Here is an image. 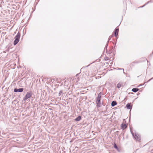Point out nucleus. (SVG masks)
I'll use <instances>...</instances> for the list:
<instances>
[{
	"mask_svg": "<svg viewBox=\"0 0 153 153\" xmlns=\"http://www.w3.org/2000/svg\"><path fill=\"white\" fill-rule=\"evenodd\" d=\"M150 65V64L149 63V66Z\"/></svg>",
	"mask_w": 153,
	"mask_h": 153,
	"instance_id": "obj_30",
	"label": "nucleus"
},
{
	"mask_svg": "<svg viewBox=\"0 0 153 153\" xmlns=\"http://www.w3.org/2000/svg\"><path fill=\"white\" fill-rule=\"evenodd\" d=\"M63 91L62 90L60 91L59 93V96H60V95H61Z\"/></svg>",
	"mask_w": 153,
	"mask_h": 153,
	"instance_id": "obj_18",
	"label": "nucleus"
},
{
	"mask_svg": "<svg viewBox=\"0 0 153 153\" xmlns=\"http://www.w3.org/2000/svg\"><path fill=\"white\" fill-rule=\"evenodd\" d=\"M147 62H149L148 60H147Z\"/></svg>",
	"mask_w": 153,
	"mask_h": 153,
	"instance_id": "obj_29",
	"label": "nucleus"
},
{
	"mask_svg": "<svg viewBox=\"0 0 153 153\" xmlns=\"http://www.w3.org/2000/svg\"><path fill=\"white\" fill-rule=\"evenodd\" d=\"M82 118V116H78L77 117H76L75 119L74 120L75 121H79Z\"/></svg>",
	"mask_w": 153,
	"mask_h": 153,
	"instance_id": "obj_10",
	"label": "nucleus"
},
{
	"mask_svg": "<svg viewBox=\"0 0 153 153\" xmlns=\"http://www.w3.org/2000/svg\"><path fill=\"white\" fill-rule=\"evenodd\" d=\"M117 41V40H116V43L114 44V47H115L116 46V44Z\"/></svg>",
	"mask_w": 153,
	"mask_h": 153,
	"instance_id": "obj_26",
	"label": "nucleus"
},
{
	"mask_svg": "<svg viewBox=\"0 0 153 153\" xmlns=\"http://www.w3.org/2000/svg\"><path fill=\"white\" fill-rule=\"evenodd\" d=\"M105 60H109V58H108V57H105Z\"/></svg>",
	"mask_w": 153,
	"mask_h": 153,
	"instance_id": "obj_23",
	"label": "nucleus"
},
{
	"mask_svg": "<svg viewBox=\"0 0 153 153\" xmlns=\"http://www.w3.org/2000/svg\"><path fill=\"white\" fill-rule=\"evenodd\" d=\"M146 5H145V4L143 6H140V7H139V8H142V7H144L145 6H146Z\"/></svg>",
	"mask_w": 153,
	"mask_h": 153,
	"instance_id": "obj_24",
	"label": "nucleus"
},
{
	"mask_svg": "<svg viewBox=\"0 0 153 153\" xmlns=\"http://www.w3.org/2000/svg\"><path fill=\"white\" fill-rule=\"evenodd\" d=\"M112 49L111 50H109L108 51V52L107 53H108L109 54H110L112 53Z\"/></svg>",
	"mask_w": 153,
	"mask_h": 153,
	"instance_id": "obj_17",
	"label": "nucleus"
},
{
	"mask_svg": "<svg viewBox=\"0 0 153 153\" xmlns=\"http://www.w3.org/2000/svg\"><path fill=\"white\" fill-rule=\"evenodd\" d=\"M108 41H107L106 44L104 48V50H105L106 52H107V48L108 47Z\"/></svg>",
	"mask_w": 153,
	"mask_h": 153,
	"instance_id": "obj_16",
	"label": "nucleus"
},
{
	"mask_svg": "<svg viewBox=\"0 0 153 153\" xmlns=\"http://www.w3.org/2000/svg\"><path fill=\"white\" fill-rule=\"evenodd\" d=\"M92 63H90V64H89V65H87V66H85V67H82L81 69V70L83 68H86V67H88V66H89L90 65V64H91Z\"/></svg>",
	"mask_w": 153,
	"mask_h": 153,
	"instance_id": "obj_20",
	"label": "nucleus"
},
{
	"mask_svg": "<svg viewBox=\"0 0 153 153\" xmlns=\"http://www.w3.org/2000/svg\"><path fill=\"white\" fill-rule=\"evenodd\" d=\"M138 94L137 93V95H138Z\"/></svg>",
	"mask_w": 153,
	"mask_h": 153,
	"instance_id": "obj_34",
	"label": "nucleus"
},
{
	"mask_svg": "<svg viewBox=\"0 0 153 153\" xmlns=\"http://www.w3.org/2000/svg\"><path fill=\"white\" fill-rule=\"evenodd\" d=\"M78 74H77V75H78Z\"/></svg>",
	"mask_w": 153,
	"mask_h": 153,
	"instance_id": "obj_32",
	"label": "nucleus"
},
{
	"mask_svg": "<svg viewBox=\"0 0 153 153\" xmlns=\"http://www.w3.org/2000/svg\"><path fill=\"white\" fill-rule=\"evenodd\" d=\"M117 103L115 101H113L111 103V106L112 107H114L117 105Z\"/></svg>",
	"mask_w": 153,
	"mask_h": 153,
	"instance_id": "obj_12",
	"label": "nucleus"
},
{
	"mask_svg": "<svg viewBox=\"0 0 153 153\" xmlns=\"http://www.w3.org/2000/svg\"><path fill=\"white\" fill-rule=\"evenodd\" d=\"M113 36V35H111L108 38V42H109V41L111 40V38Z\"/></svg>",
	"mask_w": 153,
	"mask_h": 153,
	"instance_id": "obj_19",
	"label": "nucleus"
},
{
	"mask_svg": "<svg viewBox=\"0 0 153 153\" xmlns=\"http://www.w3.org/2000/svg\"><path fill=\"white\" fill-rule=\"evenodd\" d=\"M151 2V0L149 1L147 3H145V5H146L147 4H148L149 3H150Z\"/></svg>",
	"mask_w": 153,
	"mask_h": 153,
	"instance_id": "obj_21",
	"label": "nucleus"
},
{
	"mask_svg": "<svg viewBox=\"0 0 153 153\" xmlns=\"http://www.w3.org/2000/svg\"><path fill=\"white\" fill-rule=\"evenodd\" d=\"M114 148L117 149V150L119 152H120V149L118 147V146L115 143H114Z\"/></svg>",
	"mask_w": 153,
	"mask_h": 153,
	"instance_id": "obj_11",
	"label": "nucleus"
},
{
	"mask_svg": "<svg viewBox=\"0 0 153 153\" xmlns=\"http://www.w3.org/2000/svg\"><path fill=\"white\" fill-rule=\"evenodd\" d=\"M129 94H134V93L131 92V93H129Z\"/></svg>",
	"mask_w": 153,
	"mask_h": 153,
	"instance_id": "obj_27",
	"label": "nucleus"
},
{
	"mask_svg": "<svg viewBox=\"0 0 153 153\" xmlns=\"http://www.w3.org/2000/svg\"><path fill=\"white\" fill-rule=\"evenodd\" d=\"M143 59H144V60H143V61H140V60L139 61H134L132 63V64H133V63L137 64V63H139L140 62H143L146 61V60H147L146 58L143 57Z\"/></svg>",
	"mask_w": 153,
	"mask_h": 153,
	"instance_id": "obj_9",
	"label": "nucleus"
},
{
	"mask_svg": "<svg viewBox=\"0 0 153 153\" xmlns=\"http://www.w3.org/2000/svg\"><path fill=\"white\" fill-rule=\"evenodd\" d=\"M138 94L137 93V95H138Z\"/></svg>",
	"mask_w": 153,
	"mask_h": 153,
	"instance_id": "obj_33",
	"label": "nucleus"
},
{
	"mask_svg": "<svg viewBox=\"0 0 153 153\" xmlns=\"http://www.w3.org/2000/svg\"><path fill=\"white\" fill-rule=\"evenodd\" d=\"M153 79V77L151 78V79H150L149 80H148L147 82H149L151 80H152V79Z\"/></svg>",
	"mask_w": 153,
	"mask_h": 153,
	"instance_id": "obj_22",
	"label": "nucleus"
},
{
	"mask_svg": "<svg viewBox=\"0 0 153 153\" xmlns=\"http://www.w3.org/2000/svg\"><path fill=\"white\" fill-rule=\"evenodd\" d=\"M140 86V85L138 86L137 87H139Z\"/></svg>",
	"mask_w": 153,
	"mask_h": 153,
	"instance_id": "obj_31",
	"label": "nucleus"
},
{
	"mask_svg": "<svg viewBox=\"0 0 153 153\" xmlns=\"http://www.w3.org/2000/svg\"><path fill=\"white\" fill-rule=\"evenodd\" d=\"M106 114H105L104 115V116H106Z\"/></svg>",
	"mask_w": 153,
	"mask_h": 153,
	"instance_id": "obj_28",
	"label": "nucleus"
},
{
	"mask_svg": "<svg viewBox=\"0 0 153 153\" xmlns=\"http://www.w3.org/2000/svg\"><path fill=\"white\" fill-rule=\"evenodd\" d=\"M131 132L134 138L137 141H140L141 140L140 136L139 135L135 134H134L131 130Z\"/></svg>",
	"mask_w": 153,
	"mask_h": 153,
	"instance_id": "obj_4",
	"label": "nucleus"
},
{
	"mask_svg": "<svg viewBox=\"0 0 153 153\" xmlns=\"http://www.w3.org/2000/svg\"><path fill=\"white\" fill-rule=\"evenodd\" d=\"M20 37V33L19 32H18L14 37L15 40L13 43V45H16L19 42Z\"/></svg>",
	"mask_w": 153,
	"mask_h": 153,
	"instance_id": "obj_2",
	"label": "nucleus"
},
{
	"mask_svg": "<svg viewBox=\"0 0 153 153\" xmlns=\"http://www.w3.org/2000/svg\"><path fill=\"white\" fill-rule=\"evenodd\" d=\"M122 85V83L120 82L119 83H118L117 85V87L118 88H120Z\"/></svg>",
	"mask_w": 153,
	"mask_h": 153,
	"instance_id": "obj_15",
	"label": "nucleus"
},
{
	"mask_svg": "<svg viewBox=\"0 0 153 153\" xmlns=\"http://www.w3.org/2000/svg\"><path fill=\"white\" fill-rule=\"evenodd\" d=\"M101 95L102 92H100L98 94L96 101V103L97 104V106L99 108L101 106Z\"/></svg>",
	"mask_w": 153,
	"mask_h": 153,
	"instance_id": "obj_1",
	"label": "nucleus"
},
{
	"mask_svg": "<svg viewBox=\"0 0 153 153\" xmlns=\"http://www.w3.org/2000/svg\"><path fill=\"white\" fill-rule=\"evenodd\" d=\"M114 69H116L117 70H122L123 71V72L124 74H125V73L124 72V69L123 68H114Z\"/></svg>",
	"mask_w": 153,
	"mask_h": 153,
	"instance_id": "obj_14",
	"label": "nucleus"
},
{
	"mask_svg": "<svg viewBox=\"0 0 153 153\" xmlns=\"http://www.w3.org/2000/svg\"><path fill=\"white\" fill-rule=\"evenodd\" d=\"M126 107L127 109L131 110L132 108V105H131V103H128L126 105Z\"/></svg>",
	"mask_w": 153,
	"mask_h": 153,
	"instance_id": "obj_8",
	"label": "nucleus"
},
{
	"mask_svg": "<svg viewBox=\"0 0 153 153\" xmlns=\"http://www.w3.org/2000/svg\"><path fill=\"white\" fill-rule=\"evenodd\" d=\"M121 128L123 130H124L126 129L127 127V125L126 124H124L123 123L121 125Z\"/></svg>",
	"mask_w": 153,
	"mask_h": 153,
	"instance_id": "obj_7",
	"label": "nucleus"
},
{
	"mask_svg": "<svg viewBox=\"0 0 153 153\" xmlns=\"http://www.w3.org/2000/svg\"><path fill=\"white\" fill-rule=\"evenodd\" d=\"M33 93L31 91L27 92L25 96L23 98V100L26 101L28 98H31Z\"/></svg>",
	"mask_w": 153,
	"mask_h": 153,
	"instance_id": "obj_3",
	"label": "nucleus"
},
{
	"mask_svg": "<svg viewBox=\"0 0 153 153\" xmlns=\"http://www.w3.org/2000/svg\"><path fill=\"white\" fill-rule=\"evenodd\" d=\"M24 91V88H15L14 89V91L15 92H22Z\"/></svg>",
	"mask_w": 153,
	"mask_h": 153,
	"instance_id": "obj_5",
	"label": "nucleus"
},
{
	"mask_svg": "<svg viewBox=\"0 0 153 153\" xmlns=\"http://www.w3.org/2000/svg\"><path fill=\"white\" fill-rule=\"evenodd\" d=\"M119 32V28H117V27L114 29V36L116 37L118 35Z\"/></svg>",
	"mask_w": 153,
	"mask_h": 153,
	"instance_id": "obj_6",
	"label": "nucleus"
},
{
	"mask_svg": "<svg viewBox=\"0 0 153 153\" xmlns=\"http://www.w3.org/2000/svg\"><path fill=\"white\" fill-rule=\"evenodd\" d=\"M139 89L137 88H134L132 89L131 91L134 92L136 93L139 90Z\"/></svg>",
	"mask_w": 153,
	"mask_h": 153,
	"instance_id": "obj_13",
	"label": "nucleus"
},
{
	"mask_svg": "<svg viewBox=\"0 0 153 153\" xmlns=\"http://www.w3.org/2000/svg\"><path fill=\"white\" fill-rule=\"evenodd\" d=\"M143 58H142L140 60V61H143V60H144V59H143Z\"/></svg>",
	"mask_w": 153,
	"mask_h": 153,
	"instance_id": "obj_25",
	"label": "nucleus"
}]
</instances>
